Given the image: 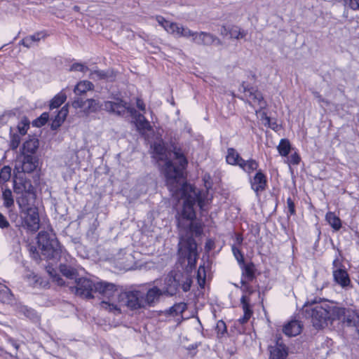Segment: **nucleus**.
<instances>
[{"instance_id":"obj_1","label":"nucleus","mask_w":359,"mask_h":359,"mask_svg":"<svg viewBox=\"0 0 359 359\" xmlns=\"http://www.w3.org/2000/svg\"><path fill=\"white\" fill-rule=\"evenodd\" d=\"M172 158V161H165L163 173L166 185L172 196L184 199L182 210L177 217V225L187 235L200 236L203 232V226L200 222L195 221L194 206L197 204L203 210L205 201L200 192L184 181L183 170L187 165V160L184 154L175 150Z\"/></svg>"},{"instance_id":"obj_2","label":"nucleus","mask_w":359,"mask_h":359,"mask_svg":"<svg viewBox=\"0 0 359 359\" xmlns=\"http://www.w3.org/2000/svg\"><path fill=\"white\" fill-rule=\"evenodd\" d=\"M335 302L327 299L315 298L313 300L305 303L302 309L303 316L311 319L313 326L317 329H323L329 323L334 322V312Z\"/></svg>"},{"instance_id":"obj_3","label":"nucleus","mask_w":359,"mask_h":359,"mask_svg":"<svg viewBox=\"0 0 359 359\" xmlns=\"http://www.w3.org/2000/svg\"><path fill=\"white\" fill-rule=\"evenodd\" d=\"M192 277L187 271H171L160 281V289L166 297L175 295L181 287L185 292L189 291Z\"/></svg>"},{"instance_id":"obj_4","label":"nucleus","mask_w":359,"mask_h":359,"mask_svg":"<svg viewBox=\"0 0 359 359\" xmlns=\"http://www.w3.org/2000/svg\"><path fill=\"white\" fill-rule=\"evenodd\" d=\"M103 109L119 116H123L126 112H129L132 116H135V125L139 130H151L150 123L142 114L137 113V111L128 104L121 99L116 98L115 101H106L102 105Z\"/></svg>"},{"instance_id":"obj_5","label":"nucleus","mask_w":359,"mask_h":359,"mask_svg":"<svg viewBox=\"0 0 359 359\" xmlns=\"http://www.w3.org/2000/svg\"><path fill=\"white\" fill-rule=\"evenodd\" d=\"M37 243L41 254L46 259L58 260L62 253V247L55 235L41 231L37 236Z\"/></svg>"},{"instance_id":"obj_6","label":"nucleus","mask_w":359,"mask_h":359,"mask_svg":"<svg viewBox=\"0 0 359 359\" xmlns=\"http://www.w3.org/2000/svg\"><path fill=\"white\" fill-rule=\"evenodd\" d=\"M95 292H98L109 299L108 302L102 301L101 302L100 305L102 309L109 311L121 312L118 305L115 304V302L113 300L114 296L118 297L120 294L116 285L106 281L97 282L95 284Z\"/></svg>"},{"instance_id":"obj_7","label":"nucleus","mask_w":359,"mask_h":359,"mask_svg":"<svg viewBox=\"0 0 359 359\" xmlns=\"http://www.w3.org/2000/svg\"><path fill=\"white\" fill-rule=\"evenodd\" d=\"M95 292H98L109 299L108 302L102 301L101 302L100 305L102 309L109 311L121 312L118 305L115 304V302L113 300L114 296L118 297L120 294L116 285L106 281L97 282L95 284Z\"/></svg>"},{"instance_id":"obj_8","label":"nucleus","mask_w":359,"mask_h":359,"mask_svg":"<svg viewBox=\"0 0 359 359\" xmlns=\"http://www.w3.org/2000/svg\"><path fill=\"white\" fill-rule=\"evenodd\" d=\"M14 192L21 194V196L17 199L20 208L29 205V202L34 201L36 198L34 187L29 180L22 177H16L13 181Z\"/></svg>"},{"instance_id":"obj_9","label":"nucleus","mask_w":359,"mask_h":359,"mask_svg":"<svg viewBox=\"0 0 359 359\" xmlns=\"http://www.w3.org/2000/svg\"><path fill=\"white\" fill-rule=\"evenodd\" d=\"M118 304L119 306H126L130 310L145 309L144 292L134 290L120 292Z\"/></svg>"},{"instance_id":"obj_10","label":"nucleus","mask_w":359,"mask_h":359,"mask_svg":"<svg viewBox=\"0 0 359 359\" xmlns=\"http://www.w3.org/2000/svg\"><path fill=\"white\" fill-rule=\"evenodd\" d=\"M332 315L334 321L341 320L344 325L348 327H355L359 320V316L355 311L339 306L337 303H335Z\"/></svg>"},{"instance_id":"obj_11","label":"nucleus","mask_w":359,"mask_h":359,"mask_svg":"<svg viewBox=\"0 0 359 359\" xmlns=\"http://www.w3.org/2000/svg\"><path fill=\"white\" fill-rule=\"evenodd\" d=\"M95 284L90 279L79 278L74 281V285L70 286V290L81 297L92 299L94 297L93 293L95 292Z\"/></svg>"},{"instance_id":"obj_12","label":"nucleus","mask_w":359,"mask_h":359,"mask_svg":"<svg viewBox=\"0 0 359 359\" xmlns=\"http://www.w3.org/2000/svg\"><path fill=\"white\" fill-rule=\"evenodd\" d=\"M23 216V226L32 232H36L40 227V219L38 209L34 206L21 208Z\"/></svg>"},{"instance_id":"obj_13","label":"nucleus","mask_w":359,"mask_h":359,"mask_svg":"<svg viewBox=\"0 0 359 359\" xmlns=\"http://www.w3.org/2000/svg\"><path fill=\"white\" fill-rule=\"evenodd\" d=\"M193 42L199 46H210L212 45L222 46L223 42L215 35L205 32H196Z\"/></svg>"},{"instance_id":"obj_14","label":"nucleus","mask_w":359,"mask_h":359,"mask_svg":"<svg viewBox=\"0 0 359 359\" xmlns=\"http://www.w3.org/2000/svg\"><path fill=\"white\" fill-rule=\"evenodd\" d=\"M155 283L157 285L149 288L146 292H144L145 309L156 305L159 302L161 297L165 296L158 285V280H156Z\"/></svg>"},{"instance_id":"obj_15","label":"nucleus","mask_w":359,"mask_h":359,"mask_svg":"<svg viewBox=\"0 0 359 359\" xmlns=\"http://www.w3.org/2000/svg\"><path fill=\"white\" fill-rule=\"evenodd\" d=\"M245 96L250 100L252 104H257L260 109H264L266 107V102L264 101V97L261 92L255 89L252 87L248 88L243 84Z\"/></svg>"},{"instance_id":"obj_16","label":"nucleus","mask_w":359,"mask_h":359,"mask_svg":"<svg viewBox=\"0 0 359 359\" xmlns=\"http://www.w3.org/2000/svg\"><path fill=\"white\" fill-rule=\"evenodd\" d=\"M251 188L259 196L260 191L265 190L267 181L265 175L262 170H258L254 177L250 180Z\"/></svg>"},{"instance_id":"obj_17","label":"nucleus","mask_w":359,"mask_h":359,"mask_svg":"<svg viewBox=\"0 0 359 359\" xmlns=\"http://www.w3.org/2000/svg\"><path fill=\"white\" fill-rule=\"evenodd\" d=\"M334 280L343 288H345L351 285V280L348 272L345 268H339L333 269Z\"/></svg>"},{"instance_id":"obj_18","label":"nucleus","mask_w":359,"mask_h":359,"mask_svg":"<svg viewBox=\"0 0 359 359\" xmlns=\"http://www.w3.org/2000/svg\"><path fill=\"white\" fill-rule=\"evenodd\" d=\"M185 248L187 252L188 264L191 266H194L197 258V247L195 241L192 238L187 239Z\"/></svg>"},{"instance_id":"obj_19","label":"nucleus","mask_w":359,"mask_h":359,"mask_svg":"<svg viewBox=\"0 0 359 359\" xmlns=\"http://www.w3.org/2000/svg\"><path fill=\"white\" fill-rule=\"evenodd\" d=\"M23 158L21 163L22 172L30 173L33 172L37 167L38 161L36 157L32 155H22Z\"/></svg>"},{"instance_id":"obj_20","label":"nucleus","mask_w":359,"mask_h":359,"mask_svg":"<svg viewBox=\"0 0 359 359\" xmlns=\"http://www.w3.org/2000/svg\"><path fill=\"white\" fill-rule=\"evenodd\" d=\"M271 359H285L287 356V350L285 345L277 343L273 346H270Z\"/></svg>"},{"instance_id":"obj_21","label":"nucleus","mask_w":359,"mask_h":359,"mask_svg":"<svg viewBox=\"0 0 359 359\" xmlns=\"http://www.w3.org/2000/svg\"><path fill=\"white\" fill-rule=\"evenodd\" d=\"M302 325L297 320H291L287 323L283 327V332L289 336H296L302 332Z\"/></svg>"},{"instance_id":"obj_22","label":"nucleus","mask_w":359,"mask_h":359,"mask_svg":"<svg viewBox=\"0 0 359 359\" xmlns=\"http://www.w3.org/2000/svg\"><path fill=\"white\" fill-rule=\"evenodd\" d=\"M39 143L37 139L33 138L23 143L21 152L22 155H32L36 153Z\"/></svg>"},{"instance_id":"obj_23","label":"nucleus","mask_w":359,"mask_h":359,"mask_svg":"<svg viewBox=\"0 0 359 359\" xmlns=\"http://www.w3.org/2000/svg\"><path fill=\"white\" fill-rule=\"evenodd\" d=\"M241 267L242 269V278L246 280L247 281H252L255 278V266L252 262H250L248 264H241Z\"/></svg>"},{"instance_id":"obj_24","label":"nucleus","mask_w":359,"mask_h":359,"mask_svg":"<svg viewBox=\"0 0 359 359\" xmlns=\"http://www.w3.org/2000/svg\"><path fill=\"white\" fill-rule=\"evenodd\" d=\"M90 78L93 80L113 81L114 75L112 71L94 70L90 72Z\"/></svg>"},{"instance_id":"obj_25","label":"nucleus","mask_w":359,"mask_h":359,"mask_svg":"<svg viewBox=\"0 0 359 359\" xmlns=\"http://www.w3.org/2000/svg\"><path fill=\"white\" fill-rule=\"evenodd\" d=\"M47 34L44 32H37L33 35L25 37L21 41L20 44L26 48H30L34 42H38L41 39L46 38Z\"/></svg>"},{"instance_id":"obj_26","label":"nucleus","mask_w":359,"mask_h":359,"mask_svg":"<svg viewBox=\"0 0 359 359\" xmlns=\"http://www.w3.org/2000/svg\"><path fill=\"white\" fill-rule=\"evenodd\" d=\"M239 155V154L236 151V150L233 148H229L227 149V155L226 156V161L227 163L233 165H240L241 161L243 160Z\"/></svg>"},{"instance_id":"obj_27","label":"nucleus","mask_w":359,"mask_h":359,"mask_svg":"<svg viewBox=\"0 0 359 359\" xmlns=\"http://www.w3.org/2000/svg\"><path fill=\"white\" fill-rule=\"evenodd\" d=\"M94 85L88 81H83L79 82L74 88L76 96L82 95L88 90H92Z\"/></svg>"},{"instance_id":"obj_28","label":"nucleus","mask_w":359,"mask_h":359,"mask_svg":"<svg viewBox=\"0 0 359 359\" xmlns=\"http://www.w3.org/2000/svg\"><path fill=\"white\" fill-rule=\"evenodd\" d=\"M239 167L241 168H242L245 172H248V174H250L253 171L257 170V168L259 167V164L254 159H250L248 161H245V160L243 159L241 161V164H240Z\"/></svg>"},{"instance_id":"obj_29","label":"nucleus","mask_w":359,"mask_h":359,"mask_svg":"<svg viewBox=\"0 0 359 359\" xmlns=\"http://www.w3.org/2000/svg\"><path fill=\"white\" fill-rule=\"evenodd\" d=\"M60 271L63 276L70 280H74L75 281L77 279V271L70 266L61 264L60 266Z\"/></svg>"},{"instance_id":"obj_30","label":"nucleus","mask_w":359,"mask_h":359,"mask_svg":"<svg viewBox=\"0 0 359 359\" xmlns=\"http://www.w3.org/2000/svg\"><path fill=\"white\" fill-rule=\"evenodd\" d=\"M187 309V305L184 302H180L174 304L166 312L172 316L182 315Z\"/></svg>"},{"instance_id":"obj_31","label":"nucleus","mask_w":359,"mask_h":359,"mask_svg":"<svg viewBox=\"0 0 359 359\" xmlns=\"http://www.w3.org/2000/svg\"><path fill=\"white\" fill-rule=\"evenodd\" d=\"M326 220L330 225L336 231H338L341 227V219L335 215L334 212H329L325 216Z\"/></svg>"},{"instance_id":"obj_32","label":"nucleus","mask_w":359,"mask_h":359,"mask_svg":"<svg viewBox=\"0 0 359 359\" xmlns=\"http://www.w3.org/2000/svg\"><path fill=\"white\" fill-rule=\"evenodd\" d=\"M248 34V32L242 29L241 27L238 26H231V29L229 30V37L231 39H244Z\"/></svg>"},{"instance_id":"obj_33","label":"nucleus","mask_w":359,"mask_h":359,"mask_svg":"<svg viewBox=\"0 0 359 359\" xmlns=\"http://www.w3.org/2000/svg\"><path fill=\"white\" fill-rule=\"evenodd\" d=\"M153 153L154 157L158 160L163 161L167 157L166 149L161 144H154L153 146Z\"/></svg>"},{"instance_id":"obj_34","label":"nucleus","mask_w":359,"mask_h":359,"mask_svg":"<svg viewBox=\"0 0 359 359\" xmlns=\"http://www.w3.org/2000/svg\"><path fill=\"white\" fill-rule=\"evenodd\" d=\"M13 299V294L11 292V290L4 286L1 290H0V301L4 304H10L12 302Z\"/></svg>"},{"instance_id":"obj_35","label":"nucleus","mask_w":359,"mask_h":359,"mask_svg":"<svg viewBox=\"0 0 359 359\" xmlns=\"http://www.w3.org/2000/svg\"><path fill=\"white\" fill-rule=\"evenodd\" d=\"M100 103L95 99H87L86 105L84 107L83 111L86 114L95 112L100 108Z\"/></svg>"},{"instance_id":"obj_36","label":"nucleus","mask_w":359,"mask_h":359,"mask_svg":"<svg viewBox=\"0 0 359 359\" xmlns=\"http://www.w3.org/2000/svg\"><path fill=\"white\" fill-rule=\"evenodd\" d=\"M279 154L283 156H286L289 154L291 145L288 140L282 139L277 147Z\"/></svg>"},{"instance_id":"obj_37","label":"nucleus","mask_w":359,"mask_h":359,"mask_svg":"<svg viewBox=\"0 0 359 359\" xmlns=\"http://www.w3.org/2000/svg\"><path fill=\"white\" fill-rule=\"evenodd\" d=\"M250 302V299L248 296H246V295L242 296V297L241 299V303L243 306L244 315L251 318L253 312L251 309Z\"/></svg>"},{"instance_id":"obj_38","label":"nucleus","mask_w":359,"mask_h":359,"mask_svg":"<svg viewBox=\"0 0 359 359\" xmlns=\"http://www.w3.org/2000/svg\"><path fill=\"white\" fill-rule=\"evenodd\" d=\"M2 197L4 199V204L6 208H11L14 205V200L12 195V191L10 189H5L3 191Z\"/></svg>"},{"instance_id":"obj_39","label":"nucleus","mask_w":359,"mask_h":359,"mask_svg":"<svg viewBox=\"0 0 359 359\" xmlns=\"http://www.w3.org/2000/svg\"><path fill=\"white\" fill-rule=\"evenodd\" d=\"M67 99V96L65 93L61 92L52 100L50 107V109H55L59 107L61 104H62Z\"/></svg>"},{"instance_id":"obj_40","label":"nucleus","mask_w":359,"mask_h":359,"mask_svg":"<svg viewBox=\"0 0 359 359\" xmlns=\"http://www.w3.org/2000/svg\"><path fill=\"white\" fill-rule=\"evenodd\" d=\"M168 27L166 28V31L170 34H175L177 36H180L181 32H182V26L177 23L170 22L166 24Z\"/></svg>"},{"instance_id":"obj_41","label":"nucleus","mask_w":359,"mask_h":359,"mask_svg":"<svg viewBox=\"0 0 359 359\" xmlns=\"http://www.w3.org/2000/svg\"><path fill=\"white\" fill-rule=\"evenodd\" d=\"M11 176V168L9 166H4L0 170V183L8 182Z\"/></svg>"},{"instance_id":"obj_42","label":"nucleus","mask_w":359,"mask_h":359,"mask_svg":"<svg viewBox=\"0 0 359 359\" xmlns=\"http://www.w3.org/2000/svg\"><path fill=\"white\" fill-rule=\"evenodd\" d=\"M249 281H247L246 280L241 278V290L243 293H245L246 296H248L250 298V296L252 295L256 290L252 287V286L250 285L248 283Z\"/></svg>"},{"instance_id":"obj_43","label":"nucleus","mask_w":359,"mask_h":359,"mask_svg":"<svg viewBox=\"0 0 359 359\" xmlns=\"http://www.w3.org/2000/svg\"><path fill=\"white\" fill-rule=\"evenodd\" d=\"M49 118V115L48 113H43L39 118L33 121V126L36 127H41L44 126Z\"/></svg>"},{"instance_id":"obj_44","label":"nucleus","mask_w":359,"mask_h":359,"mask_svg":"<svg viewBox=\"0 0 359 359\" xmlns=\"http://www.w3.org/2000/svg\"><path fill=\"white\" fill-rule=\"evenodd\" d=\"M20 143V136L18 134H12L10 147L12 150H15Z\"/></svg>"},{"instance_id":"obj_45","label":"nucleus","mask_w":359,"mask_h":359,"mask_svg":"<svg viewBox=\"0 0 359 359\" xmlns=\"http://www.w3.org/2000/svg\"><path fill=\"white\" fill-rule=\"evenodd\" d=\"M231 250H232L233 254L235 258L236 259V260L238 261V264H243L244 257H243L242 252L235 245H232Z\"/></svg>"},{"instance_id":"obj_46","label":"nucleus","mask_w":359,"mask_h":359,"mask_svg":"<svg viewBox=\"0 0 359 359\" xmlns=\"http://www.w3.org/2000/svg\"><path fill=\"white\" fill-rule=\"evenodd\" d=\"M72 105L74 108L78 109V108H83L86 105V100H83L82 98L79 97V96H76L74 97V101L72 103Z\"/></svg>"},{"instance_id":"obj_47","label":"nucleus","mask_w":359,"mask_h":359,"mask_svg":"<svg viewBox=\"0 0 359 359\" xmlns=\"http://www.w3.org/2000/svg\"><path fill=\"white\" fill-rule=\"evenodd\" d=\"M88 70H89L88 67L84 66L81 63H74L71 66V67L69 69L70 72H87Z\"/></svg>"},{"instance_id":"obj_48","label":"nucleus","mask_w":359,"mask_h":359,"mask_svg":"<svg viewBox=\"0 0 359 359\" xmlns=\"http://www.w3.org/2000/svg\"><path fill=\"white\" fill-rule=\"evenodd\" d=\"M29 254L30 256L37 262H39L41 259V254L40 255L36 247L31 246L29 248Z\"/></svg>"},{"instance_id":"obj_49","label":"nucleus","mask_w":359,"mask_h":359,"mask_svg":"<svg viewBox=\"0 0 359 359\" xmlns=\"http://www.w3.org/2000/svg\"><path fill=\"white\" fill-rule=\"evenodd\" d=\"M344 5L352 10H359V0H344Z\"/></svg>"},{"instance_id":"obj_50","label":"nucleus","mask_w":359,"mask_h":359,"mask_svg":"<svg viewBox=\"0 0 359 359\" xmlns=\"http://www.w3.org/2000/svg\"><path fill=\"white\" fill-rule=\"evenodd\" d=\"M182 32H181L180 36H184V37H186V38L191 36L192 39H193V38L195 37V34H196V32H192L191 30H190L187 27H184L183 26H182Z\"/></svg>"},{"instance_id":"obj_51","label":"nucleus","mask_w":359,"mask_h":359,"mask_svg":"<svg viewBox=\"0 0 359 359\" xmlns=\"http://www.w3.org/2000/svg\"><path fill=\"white\" fill-rule=\"evenodd\" d=\"M29 127V122H27V123L22 122L20 125H18V132H19L20 135H25Z\"/></svg>"},{"instance_id":"obj_52","label":"nucleus","mask_w":359,"mask_h":359,"mask_svg":"<svg viewBox=\"0 0 359 359\" xmlns=\"http://www.w3.org/2000/svg\"><path fill=\"white\" fill-rule=\"evenodd\" d=\"M10 227V223L6 217L0 212V228L2 229H8Z\"/></svg>"},{"instance_id":"obj_53","label":"nucleus","mask_w":359,"mask_h":359,"mask_svg":"<svg viewBox=\"0 0 359 359\" xmlns=\"http://www.w3.org/2000/svg\"><path fill=\"white\" fill-rule=\"evenodd\" d=\"M287 208H288L290 214L291 215H294L296 212H295V206H294V203L291 198H288L287 199Z\"/></svg>"},{"instance_id":"obj_54","label":"nucleus","mask_w":359,"mask_h":359,"mask_svg":"<svg viewBox=\"0 0 359 359\" xmlns=\"http://www.w3.org/2000/svg\"><path fill=\"white\" fill-rule=\"evenodd\" d=\"M265 120L266 121V123L268 124V126L273 130H277L279 126L278 125V123L276 122V121H272L271 119L266 116L265 115Z\"/></svg>"},{"instance_id":"obj_55","label":"nucleus","mask_w":359,"mask_h":359,"mask_svg":"<svg viewBox=\"0 0 359 359\" xmlns=\"http://www.w3.org/2000/svg\"><path fill=\"white\" fill-rule=\"evenodd\" d=\"M289 161L290 163L293 165H297L300 161V157L296 153H294L290 156Z\"/></svg>"},{"instance_id":"obj_56","label":"nucleus","mask_w":359,"mask_h":359,"mask_svg":"<svg viewBox=\"0 0 359 359\" xmlns=\"http://www.w3.org/2000/svg\"><path fill=\"white\" fill-rule=\"evenodd\" d=\"M68 104L64 106L60 111H58V114L62 117V119H65L68 114Z\"/></svg>"},{"instance_id":"obj_57","label":"nucleus","mask_w":359,"mask_h":359,"mask_svg":"<svg viewBox=\"0 0 359 359\" xmlns=\"http://www.w3.org/2000/svg\"><path fill=\"white\" fill-rule=\"evenodd\" d=\"M17 311L19 314L25 316V314H27V311H28V307L24 305H18L17 306Z\"/></svg>"},{"instance_id":"obj_58","label":"nucleus","mask_w":359,"mask_h":359,"mask_svg":"<svg viewBox=\"0 0 359 359\" xmlns=\"http://www.w3.org/2000/svg\"><path fill=\"white\" fill-rule=\"evenodd\" d=\"M156 20L158 21V22L165 29H166V28L168 27V25H166L167 23H170L169 21L165 20L163 17L161 16H157L156 17Z\"/></svg>"},{"instance_id":"obj_59","label":"nucleus","mask_w":359,"mask_h":359,"mask_svg":"<svg viewBox=\"0 0 359 359\" xmlns=\"http://www.w3.org/2000/svg\"><path fill=\"white\" fill-rule=\"evenodd\" d=\"M231 29V26L230 27H226V26H222L221 27V29L219 31V33L222 36H227V35H229V30Z\"/></svg>"},{"instance_id":"obj_60","label":"nucleus","mask_w":359,"mask_h":359,"mask_svg":"<svg viewBox=\"0 0 359 359\" xmlns=\"http://www.w3.org/2000/svg\"><path fill=\"white\" fill-rule=\"evenodd\" d=\"M136 105H137V107L141 110V111H145V105L144 104V102L140 99V98H137V100H136Z\"/></svg>"},{"instance_id":"obj_61","label":"nucleus","mask_w":359,"mask_h":359,"mask_svg":"<svg viewBox=\"0 0 359 359\" xmlns=\"http://www.w3.org/2000/svg\"><path fill=\"white\" fill-rule=\"evenodd\" d=\"M334 269H337L339 268H343L341 262L339 261L338 257H336L332 263Z\"/></svg>"},{"instance_id":"obj_62","label":"nucleus","mask_w":359,"mask_h":359,"mask_svg":"<svg viewBox=\"0 0 359 359\" xmlns=\"http://www.w3.org/2000/svg\"><path fill=\"white\" fill-rule=\"evenodd\" d=\"M36 316V313H35V311L30 309V308H28V311H27V314H25V316L29 318H34Z\"/></svg>"},{"instance_id":"obj_63","label":"nucleus","mask_w":359,"mask_h":359,"mask_svg":"<svg viewBox=\"0 0 359 359\" xmlns=\"http://www.w3.org/2000/svg\"><path fill=\"white\" fill-rule=\"evenodd\" d=\"M313 94L315 97V98L317 99L318 102H325V99L320 95V93L317 91H313Z\"/></svg>"},{"instance_id":"obj_64","label":"nucleus","mask_w":359,"mask_h":359,"mask_svg":"<svg viewBox=\"0 0 359 359\" xmlns=\"http://www.w3.org/2000/svg\"><path fill=\"white\" fill-rule=\"evenodd\" d=\"M61 124L62 123H60L58 121H56L54 119L51 124V128L53 130H56L57 128H59Z\"/></svg>"}]
</instances>
